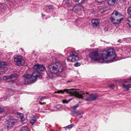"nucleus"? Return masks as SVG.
Segmentation results:
<instances>
[{
	"label": "nucleus",
	"instance_id": "21",
	"mask_svg": "<svg viewBox=\"0 0 131 131\" xmlns=\"http://www.w3.org/2000/svg\"><path fill=\"white\" fill-rule=\"evenodd\" d=\"M77 111H74L71 112V113H70V114L72 116L77 117Z\"/></svg>",
	"mask_w": 131,
	"mask_h": 131
},
{
	"label": "nucleus",
	"instance_id": "22",
	"mask_svg": "<svg viewBox=\"0 0 131 131\" xmlns=\"http://www.w3.org/2000/svg\"><path fill=\"white\" fill-rule=\"evenodd\" d=\"M77 116L80 115H83L84 112L82 111H77Z\"/></svg>",
	"mask_w": 131,
	"mask_h": 131
},
{
	"label": "nucleus",
	"instance_id": "38",
	"mask_svg": "<svg viewBox=\"0 0 131 131\" xmlns=\"http://www.w3.org/2000/svg\"><path fill=\"white\" fill-rule=\"evenodd\" d=\"M114 86V84H112L110 85V87L111 88H113Z\"/></svg>",
	"mask_w": 131,
	"mask_h": 131
},
{
	"label": "nucleus",
	"instance_id": "33",
	"mask_svg": "<svg viewBox=\"0 0 131 131\" xmlns=\"http://www.w3.org/2000/svg\"><path fill=\"white\" fill-rule=\"evenodd\" d=\"M81 65L80 63L79 62H77L74 64V66L76 67H78L80 66Z\"/></svg>",
	"mask_w": 131,
	"mask_h": 131
},
{
	"label": "nucleus",
	"instance_id": "43",
	"mask_svg": "<svg viewBox=\"0 0 131 131\" xmlns=\"http://www.w3.org/2000/svg\"><path fill=\"white\" fill-rule=\"evenodd\" d=\"M67 4L68 5L69 3V1L68 0H67Z\"/></svg>",
	"mask_w": 131,
	"mask_h": 131
},
{
	"label": "nucleus",
	"instance_id": "45",
	"mask_svg": "<svg viewBox=\"0 0 131 131\" xmlns=\"http://www.w3.org/2000/svg\"><path fill=\"white\" fill-rule=\"evenodd\" d=\"M72 81V80H68V81H67V82H71Z\"/></svg>",
	"mask_w": 131,
	"mask_h": 131
},
{
	"label": "nucleus",
	"instance_id": "29",
	"mask_svg": "<svg viewBox=\"0 0 131 131\" xmlns=\"http://www.w3.org/2000/svg\"><path fill=\"white\" fill-rule=\"evenodd\" d=\"M3 79L4 80H6V79H10V75L9 76H5L3 78Z\"/></svg>",
	"mask_w": 131,
	"mask_h": 131
},
{
	"label": "nucleus",
	"instance_id": "14",
	"mask_svg": "<svg viewBox=\"0 0 131 131\" xmlns=\"http://www.w3.org/2000/svg\"><path fill=\"white\" fill-rule=\"evenodd\" d=\"M122 86L123 88L127 91H128L129 90V89L131 88V84H128L127 85L123 84Z\"/></svg>",
	"mask_w": 131,
	"mask_h": 131
},
{
	"label": "nucleus",
	"instance_id": "5",
	"mask_svg": "<svg viewBox=\"0 0 131 131\" xmlns=\"http://www.w3.org/2000/svg\"><path fill=\"white\" fill-rule=\"evenodd\" d=\"M48 67L52 68L53 70L56 73L58 72H62L63 70V67L62 65L59 62H56L54 65H50Z\"/></svg>",
	"mask_w": 131,
	"mask_h": 131
},
{
	"label": "nucleus",
	"instance_id": "3",
	"mask_svg": "<svg viewBox=\"0 0 131 131\" xmlns=\"http://www.w3.org/2000/svg\"><path fill=\"white\" fill-rule=\"evenodd\" d=\"M40 75V73L36 71H34L32 75L26 74L23 75L24 78V84H28L34 82L37 80L38 77H39Z\"/></svg>",
	"mask_w": 131,
	"mask_h": 131
},
{
	"label": "nucleus",
	"instance_id": "11",
	"mask_svg": "<svg viewBox=\"0 0 131 131\" xmlns=\"http://www.w3.org/2000/svg\"><path fill=\"white\" fill-rule=\"evenodd\" d=\"M48 71L50 72L49 74H48L47 73L49 77L51 78L56 77V74L55 72H52L51 69L50 67H48Z\"/></svg>",
	"mask_w": 131,
	"mask_h": 131
},
{
	"label": "nucleus",
	"instance_id": "30",
	"mask_svg": "<svg viewBox=\"0 0 131 131\" xmlns=\"http://www.w3.org/2000/svg\"><path fill=\"white\" fill-rule=\"evenodd\" d=\"M39 64H38L35 65L33 67L34 69H38L39 67Z\"/></svg>",
	"mask_w": 131,
	"mask_h": 131
},
{
	"label": "nucleus",
	"instance_id": "24",
	"mask_svg": "<svg viewBox=\"0 0 131 131\" xmlns=\"http://www.w3.org/2000/svg\"><path fill=\"white\" fill-rule=\"evenodd\" d=\"M74 1L76 2H78L79 4H83L85 2V0H74Z\"/></svg>",
	"mask_w": 131,
	"mask_h": 131
},
{
	"label": "nucleus",
	"instance_id": "37",
	"mask_svg": "<svg viewBox=\"0 0 131 131\" xmlns=\"http://www.w3.org/2000/svg\"><path fill=\"white\" fill-rule=\"evenodd\" d=\"M108 28L107 27H105L104 28V30L105 31H107L108 30Z\"/></svg>",
	"mask_w": 131,
	"mask_h": 131
},
{
	"label": "nucleus",
	"instance_id": "13",
	"mask_svg": "<svg viewBox=\"0 0 131 131\" xmlns=\"http://www.w3.org/2000/svg\"><path fill=\"white\" fill-rule=\"evenodd\" d=\"M37 121L36 117L34 115H33L32 118L30 120V123L32 125L35 123Z\"/></svg>",
	"mask_w": 131,
	"mask_h": 131
},
{
	"label": "nucleus",
	"instance_id": "32",
	"mask_svg": "<svg viewBox=\"0 0 131 131\" xmlns=\"http://www.w3.org/2000/svg\"><path fill=\"white\" fill-rule=\"evenodd\" d=\"M131 78L129 79H127L124 80V81L126 82H131Z\"/></svg>",
	"mask_w": 131,
	"mask_h": 131
},
{
	"label": "nucleus",
	"instance_id": "17",
	"mask_svg": "<svg viewBox=\"0 0 131 131\" xmlns=\"http://www.w3.org/2000/svg\"><path fill=\"white\" fill-rule=\"evenodd\" d=\"M1 69L2 71L0 72V74H1L2 73L1 72H2V74H4L5 73V72L7 70V68L5 67H2Z\"/></svg>",
	"mask_w": 131,
	"mask_h": 131
},
{
	"label": "nucleus",
	"instance_id": "4",
	"mask_svg": "<svg viewBox=\"0 0 131 131\" xmlns=\"http://www.w3.org/2000/svg\"><path fill=\"white\" fill-rule=\"evenodd\" d=\"M112 14H114L115 16L113 17H111V20L112 22L114 24H119L123 19L122 17V14L117 11H114Z\"/></svg>",
	"mask_w": 131,
	"mask_h": 131
},
{
	"label": "nucleus",
	"instance_id": "20",
	"mask_svg": "<svg viewBox=\"0 0 131 131\" xmlns=\"http://www.w3.org/2000/svg\"><path fill=\"white\" fill-rule=\"evenodd\" d=\"M109 9L107 7L106 8H101L100 10V12L101 13L105 12L106 11H107Z\"/></svg>",
	"mask_w": 131,
	"mask_h": 131
},
{
	"label": "nucleus",
	"instance_id": "49",
	"mask_svg": "<svg viewBox=\"0 0 131 131\" xmlns=\"http://www.w3.org/2000/svg\"><path fill=\"white\" fill-rule=\"evenodd\" d=\"M130 14V16H131V13Z\"/></svg>",
	"mask_w": 131,
	"mask_h": 131
},
{
	"label": "nucleus",
	"instance_id": "9",
	"mask_svg": "<svg viewBox=\"0 0 131 131\" xmlns=\"http://www.w3.org/2000/svg\"><path fill=\"white\" fill-rule=\"evenodd\" d=\"M73 52H70V55L67 58L68 61L70 62H73L78 60V58L77 57H76L74 59L72 58L73 57H72V56L73 55Z\"/></svg>",
	"mask_w": 131,
	"mask_h": 131
},
{
	"label": "nucleus",
	"instance_id": "28",
	"mask_svg": "<svg viewBox=\"0 0 131 131\" xmlns=\"http://www.w3.org/2000/svg\"><path fill=\"white\" fill-rule=\"evenodd\" d=\"M79 106V104H77L71 107V108L73 110H74L77 107H78Z\"/></svg>",
	"mask_w": 131,
	"mask_h": 131
},
{
	"label": "nucleus",
	"instance_id": "47",
	"mask_svg": "<svg viewBox=\"0 0 131 131\" xmlns=\"http://www.w3.org/2000/svg\"><path fill=\"white\" fill-rule=\"evenodd\" d=\"M50 131H54L53 130H51Z\"/></svg>",
	"mask_w": 131,
	"mask_h": 131
},
{
	"label": "nucleus",
	"instance_id": "10",
	"mask_svg": "<svg viewBox=\"0 0 131 131\" xmlns=\"http://www.w3.org/2000/svg\"><path fill=\"white\" fill-rule=\"evenodd\" d=\"M100 22V20L97 19H93L91 21L92 26L93 27H95L98 26Z\"/></svg>",
	"mask_w": 131,
	"mask_h": 131
},
{
	"label": "nucleus",
	"instance_id": "46",
	"mask_svg": "<svg viewBox=\"0 0 131 131\" xmlns=\"http://www.w3.org/2000/svg\"><path fill=\"white\" fill-rule=\"evenodd\" d=\"M61 105H59V107H61Z\"/></svg>",
	"mask_w": 131,
	"mask_h": 131
},
{
	"label": "nucleus",
	"instance_id": "25",
	"mask_svg": "<svg viewBox=\"0 0 131 131\" xmlns=\"http://www.w3.org/2000/svg\"><path fill=\"white\" fill-rule=\"evenodd\" d=\"M21 131H29L27 128L26 126L23 127L22 128Z\"/></svg>",
	"mask_w": 131,
	"mask_h": 131
},
{
	"label": "nucleus",
	"instance_id": "6",
	"mask_svg": "<svg viewBox=\"0 0 131 131\" xmlns=\"http://www.w3.org/2000/svg\"><path fill=\"white\" fill-rule=\"evenodd\" d=\"M7 119L9 121L7 125L5 126V128L7 129L12 127L18 121L17 119L14 118L13 116H8Z\"/></svg>",
	"mask_w": 131,
	"mask_h": 131
},
{
	"label": "nucleus",
	"instance_id": "7",
	"mask_svg": "<svg viewBox=\"0 0 131 131\" xmlns=\"http://www.w3.org/2000/svg\"><path fill=\"white\" fill-rule=\"evenodd\" d=\"M14 60L16 62V64L18 66H22L25 63L24 60L22 59V57L20 56H17L15 57Z\"/></svg>",
	"mask_w": 131,
	"mask_h": 131
},
{
	"label": "nucleus",
	"instance_id": "41",
	"mask_svg": "<svg viewBox=\"0 0 131 131\" xmlns=\"http://www.w3.org/2000/svg\"><path fill=\"white\" fill-rule=\"evenodd\" d=\"M128 39V38H125L123 39V40L124 41H126L127 40V39Z\"/></svg>",
	"mask_w": 131,
	"mask_h": 131
},
{
	"label": "nucleus",
	"instance_id": "35",
	"mask_svg": "<svg viewBox=\"0 0 131 131\" xmlns=\"http://www.w3.org/2000/svg\"><path fill=\"white\" fill-rule=\"evenodd\" d=\"M71 100V99H70L68 101H66L65 100H62V102L63 103H67L70 101Z\"/></svg>",
	"mask_w": 131,
	"mask_h": 131
},
{
	"label": "nucleus",
	"instance_id": "42",
	"mask_svg": "<svg viewBox=\"0 0 131 131\" xmlns=\"http://www.w3.org/2000/svg\"><path fill=\"white\" fill-rule=\"evenodd\" d=\"M39 103L40 104H45V102H43V103H42V102H39Z\"/></svg>",
	"mask_w": 131,
	"mask_h": 131
},
{
	"label": "nucleus",
	"instance_id": "16",
	"mask_svg": "<svg viewBox=\"0 0 131 131\" xmlns=\"http://www.w3.org/2000/svg\"><path fill=\"white\" fill-rule=\"evenodd\" d=\"M71 52H72L73 53V55H72V57H73L72 58L73 59H74L76 57H77L78 58V60L79 59V57L78 56V55L77 53L74 51H71Z\"/></svg>",
	"mask_w": 131,
	"mask_h": 131
},
{
	"label": "nucleus",
	"instance_id": "39",
	"mask_svg": "<svg viewBox=\"0 0 131 131\" xmlns=\"http://www.w3.org/2000/svg\"><path fill=\"white\" fill-rule=\"evenodd\" d=\"M127 24L129 26V27L131 28V22H129V23H128Z\"/></svg>",
	"mask_w": 131,
	"mask_h": 131
},
{
	"label": "nucleus",
	"instance_id": "1",
	"mask_svg": "<svg viewBox=\"0 0 131 131\" xmlns=\"http://www.w3.org/2000/svg\"><path fill=\"white\" fill-rule=\"evenodd\" d=\"M115 52V50L112 48L107 50L101 51L100 54L97 51H93L89 53V56L92 60L98 61L101 63H103V61H105L108 63L109 61L112 62L116 61V55Z\"/></svg>",
	"mask_w": 131,
	"mask_h": 131
},
{
	"label": "nucleus",
	"instance_id": "23",
	"mask_svg": "<svg viewBox=\"0 0 131 131\" xmlns=\"http://www.w3.org/2000/svg\"><path fill=\"white\" fill-rule=\"evenodd\" d=\"M45 67L42 65L39 64V67L38 69L41 71H43L45 69Z\"/></svg>",
	"mask_w": 131,
	"mask_h": 131
},
{
	"label": "nucleus",
	"instance_id": "15",
	"mask_svg": "<svg viewBox=\"0 0 131 131\" xmlns=\"http://www.w3.org/2000/svg\"><path fill=\"white\" fill-rule=\"evenodd\" d=\"M117 0H107L108 4L110 5H114Z\"/></svg>",
	"mask_w": 131,
	"mask_h": 131
},
{
	"label": "nucleus",
	"instance_id": "18",
	"mask_svg": "<svg viewBox=\"0 0 131 131\" xmlns=\"http://www.w3.org/2000/svg\"><path fill=\"white\" fill-rule=\"evenodd\" d=\"M7 63L6 62L0 61V68H2V66L7 65Z\"/></svg>",
	"mask_w": 131,
	"mask_h": 131
},
{
	"label": "nucleus",
	"instance_id": "48",
	"mask_svg": "<svg viewBox=\"0 0 131 131\" xmlns=\"http://www.w3.org/2000/svg\"><path fill=\"white\" fill-rule=\"evenodd\" d=\"M80 117H82V116H80Z\"/></svg>",
	"mask_w": 131,
	"mask_h": 131
},
{
	"label": "nucleus",
	"instance_id": "26",
	"mask_svg": "<svg viewBox=\"0 0 131 131\" xmlns=\"http://www.w3.org/2000/svg\"><path fill=\"white\" fill-rule=\"evenodd\" d=\"M74 126L73 124H71L70 125H68L66 127H65V128H67L68 129H70L72 128Z\"/></svg>",
	"mask_w": 131,
	"mask_h": 131
},
{
	"label": "nucleus",
	"instance_id": "2",
	"mask_svg": "<svg viewBox=\"0 0 131 131\" xmlns=\"http://www.w3.org/2000/svg\"><path fill=\"white\" fill-rule=\"evenodd\" d=\"M64 91L69 93L71 95L74 96L79 99H84L87 101H95L99 96L98 94H97L92 93L89 94L88 92H85L79 90H76L75 89H73L69 90L65 89L63 91L58 90L57 92H54V93H63Z\"/></svg>",
	"mask_w": 131,
	"mask_h": 131
},
{
	"label": "nucleus",
	"instance_id": "34",
	"mask_svg": "<svg viewBox=\"0 0 131 131\" xmlns=\"http://www.w3.org/2000/svg\"><path fill=\"white\" fill-rule=\"evenodd\" d=\"M5 111V110L3 108L0 107V114L3 112Z\"/></svg>",
	"mask_w": 131,
	"mask_h": 131
},
{
	"label": "nucleus",
	"instance_id": "31",
	"mask_svg": "<svg viewBox=\"0 0 131 131\" xmlns=\"http://www.w3.org/2000/svg\"><path fill=\"white\" fill-rule=\"evenodd\" d=\"M127 13L128 14H130L131 13V6L129 7L127 9Z\"/></svg>",
	"mask_w": 131,
	"mask_h": 131
},
{
	"label": "nucleus",
	"instance_id": "44",
	"mask_svg": "<svg viewBox=\"0 0 131 131\" xmlns=\"http://www.w3.org/2000/svg\"><path fill=\"white\" fill-rule=\"evenodd\" d=\"M118 42L119 43H121V40H119L118 41Z\"/></svg>",
	"mask_w": 131,
	"mask_h": 131
},
{
	"label": "nucleus",
	"instance_id": "27",
	"mask_svg": "<svg viewBox=\"0 0 131 131\" xmlns=\"http://www.w3.org/2000/svg\"><path fill=\"white\" fill-rule=\"evenodd\" d=\"M17 74H13L10 75V79H12L14 78H15L17 77Z\"/></svg>",
	"mask_w": 131,
	"mask_h": 131
},
{
	"label": "nucleus",
	"instance_id": "19",
	"mask_svg": "<svg viewBox=\"0 0 131 131\" xmlns=\"http://www.w3.org/2000/svg\"><path fill=\"white\" fill-rule=\"evenodd\" d=\"M17 114L20 116L21 120L22 121H24V117L23 114L21 113H17Z\"/></svg>",
	"mask_w": 131,
	"mask_h": 131
},
{
	"label": "nucleus",
	"instance_id": "8",
	"mask_svg": "<svg viewBox=\"0 0 131 131\" xmlns=\"http://www.w3.org/2000/svg\"><path fill=\"white\" fill-rule=\"evenodd\" d=\"M83 9L82 6L79 4H76L74 6L72 9V10L76 13H78L79 12L81 11Z\"/></svg>",
	"mask_w": 131,
	"mask_h": 131
},
{
	"label": "nucleus",
	"instance_id": "36",
	"mask_svg": "<svg viewBox=\"0 0 131 131\" xmlns=\"http://www.w3.org/2000/svg\"><path fill=\"white\" fill-rule=\"evenodd\" d=\"M126 0H120L119 2L121 3H123L125 2Z\"/></svg>",
	"mask_w": 131,
	"mask_h": 131
},
{
	"label": "nucleus",
	"instance_id": "12",
	"mask_svg": "<svg viewBox=\"0 0 131 131\" xmlns=\"http://www.w3.org/2000/svg\"><path fill=\"white\" fill-rule=\"evenodd\" d=\"M54 10V7L53 5H49L46 6L45 10L47 12H51Z\"/></svg>",
	"mask_w": 131,
	"mask_h": 131
},
{
	"label": "nucleus",
	"instance_id": "40",
	"mask_svg": "<svg viewBox=\"0 0 131 131\" xmlns=\"http://www.w3.org/2000/svg\"><path fill=\"white\" fill-rule=\"evenodd\" d=\"M45 98H46L45 97H44V96H43V97H41L40 98V100H42L43 99H45Z\"/></svg>",
	"mask_w": 131,
	"mask_h": 131
}]
</instances>
